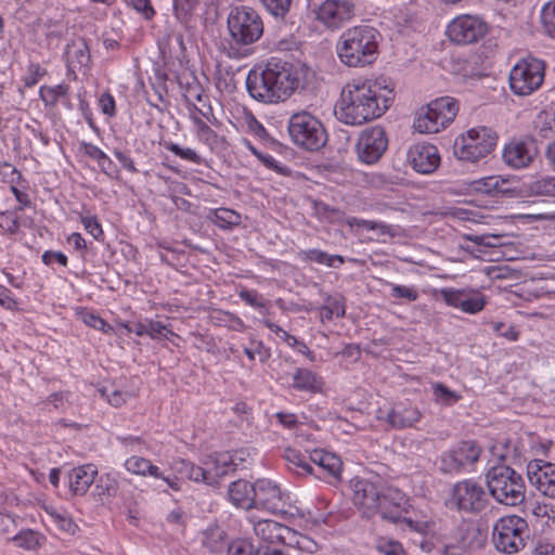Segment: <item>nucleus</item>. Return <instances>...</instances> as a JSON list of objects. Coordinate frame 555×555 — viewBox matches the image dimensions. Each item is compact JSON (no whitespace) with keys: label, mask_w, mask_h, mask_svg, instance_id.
I'll list each match as a JSON object with an SVG mask.
<instances>
[{"label":"nucleus","mask_w":555,"mask_h":555,"mask_svg":"<svg viewBox=\"0 0 555 555\" xmlns=\"http://www.w3.org/2000/svg\"><path fill=\"white\" fill-rule=\"evenodd\" d=\"M393 99V86L388 79L354 78L341 88L335 116L345 125L361 126L382 117Z\"/></svg>","instance_id":"f257e3e1"},{"label":"nucleus","mask_w":555,"mask_h":555,"mask_svg":"<svg viewBox=\"0 0 555 555\" xmlns=\"http://www.w3.org/2000/svg\"><path fill=\"white\" fill-rule=\"evenodd\" d=\"M382 36L370 25H358L343 31L336 43V53L348 67H364L375 62Z\"/></svg>","instance_id":"f03ea898"},{"label":"nucleus","mask_w":555,"mask_h":555,"mask_svg":"<svg viewBox=\"0 0 555 555\" xmlns=\"http://www.w3.org/2000/svg\"><path fill=\"white\" fill-rule=\"evenodd\" d=\"M486 483L490 495L499 504L515 507L525 501V480L507 465L491 467L486 474Z\"/></svg>","instance_id":"7ed1b4c3"},{"label":"nucleus","mask_w":555,"mask_h":555,"mask_svg":"<svg viewBox=\"0 0 555 555\" xmlns=\"http://www.w3.org/2000/svg\"><path fill=\"white\" fill-rule=\"evenodd\" d=\"M457 113L459 103L455 99L439 98L417 112L413 127L420 133H437L451 124Z\"/></svg>","instance_id":"20e7f679"},{"label":"nucleus","mask_w":555,"mask_h":555,"mask_svg":"<svg viewBox=\"0 0 555 555\" xmlns=\"http://www.w3.org/2000/svg\"><path fill=\"white\" fill-rule=\"evenodd\" d=\"M231 41L236 46H249L258 41L263 34V22L253 8L241 5L233 8L228 16Z\"/></svg>","instance_id":"39448f33"},{"label":"nucleus","mask_w":555,"mask_h":555,"mask_svg":"<svg viewBox=\"0 0 555 555\" xmlns=\"http://www.w3.org/2000/svg\"><path fill=\"white\" fill-rule=\"evenodd\" d=\"M288 133L292 141L308 151H318L327 141L322 122L307 111L294 113L288 120Z\"/></svg>","instance_id":"423d86ee"},{"label":"nucleus","mask_w":555,"mask_h":555,"mask_svg":"<svg viewBox=\"0 0 555 555\" xmlns=\"http://www.w3.org/2000/svg\"><path fill=\"white\" fill-rule=\"evenodd\" d=\"M498 135L488 127H475L456 139L454 155L463 162L477 163L492 153Z\"/></svg>","instance_id":"0eeeda50"},{"label":"nucleus","mask_w":555,"mask_h":555,"mask_svg":"<svg viewBox=\"0 0 555 555\" xmlns=\"http://www.w3.org/2000/svg\"><path fill=\"white\" fill-rule=\"evenodd\" d=\"M529 537L527 521L518 515L504 516L493 526L492 541L499 552L515 554L526 546Z\"/></svg>","instance_id":"6e6552de"},{"label":"nucleus","mask_w":555,"mask_h":555,"mask_svg":"<svg viewBox=\"0 0 555 555\" xmlns=\"http://www.w3.org/2000/svg\"><path fill=\"white\" fill-rule=\"evenodd\" d=\"M544 63L535 57H526L517 62L509 73V88L519 96L530 95L544 80Z\"/></svg>","instance_id":"1a4fd4ad"},{"label":"nucleus","mask_w":555,"mask_h":555,"mask_svg":"<svg viewBox=\"0 0 555 555\" xmlns=\"http://www.w3.org/2000/svg\"><path fill=\"white\" fill-rule=\"evenodd\" d=\"M448 504L459 512L477 514L488 505V495L479 482L465 479L453 486Z\"/></svg>","instance_id":"9d476101"},{"label":"nucleus","mask_w":555,"mask_h":555,"mask_svg":"<svg viewBox=\"0 0 555 555\" xmlns=\"http://www.w3.org/2000/svg\"><path fill=\"white\" fill-rule=\"evenodd\" d=\"M352 502L358 511L365 517H372L380 508V496L386 487L379 480L367 478H353L350 481Z\"/></svg>","instance_id":"9b49d317"},{"label":"nucleus","mask_w":555,"mask_h":555,"mask_svg":"<svg viewBox=\"0 0 555 555\" xmlns=\"http://www.w3.org/2000/svg\"><path fill=\"white\" fill-rule=\"evenodd\" d=\"M260 66L272 88L275 103L286 100L297 89L298 79L287 63L271 59Z\"/></svg>","instance_id":"f8f14e48"},{"label":"nucleus","mask_w":555,"mask_h":555,"mask_svg":"<svg viewBox=\"0 0 555 555\" xmlns=\"http://www.w3.org/2000/svg\"><path fill=\"white\" fill-rule=\"evenodd\" d=\"M358 0H324L314 10L315 20L331 30H337L356 15Z\"/></svg>","instance_id":"ddd939ff"},{"label":"nucleus","mask_w":555,"mask_h":555,"mask_svg":"<svg viewBox=\"0 0 555 555\" xmlns=\"http://www.w3.org/2000/svg\"><path fill=\"white\" fill-rule=\"evenodd\" d=\"M480 452V448L474 441L460 442L455 448L442 453L440 468L447 474L460 473L474 465Z\"/></svg>","instance_id":"4468645a"},{"label":"nucleus","mask_w":555,"mask_h":555,"mask_svg":"<svg viewBox=\"0 0 555 555\" xmlns=\"http://www.w3.org/2000/svg\"><path fill=\"white\" fill-rule=\"evenodd\" d=\"M387 145L388 139L383 127L367 128L361 132L358 139V157L364 164H375L385 153Z\"/></svg>","instance_id":"2eb2a0df"},{"label":"nucleus","mask_w":555,"mask_h":555,"mask_svg":"<svg viewBox=\"0 0 555 555\" xmlns=\"http://www.w3.org/2000/svg\"><path fill=\"white\" fill-rule=\"evenodd\" d=\"M487 33L486 23L475 15H460L447 28V34L453 42L467 44L478 41Z\"/></svg>","instance_id":"dca6fc26"},{"label":"nucleus","mask_w":555,"mask_h":555,"mask_svg":"<svg viewBox=\"0 0 555 555\" xmlns=\"http://www.w3.org/2000/svg\"><path fill=\"white\" fill-rule=\"evenodd\" d=\"M288 495L270 479L256 480L255 508H263L274 514L287 513Z\"/></svg>","instance_id":"f3484780"},{"label":"nucleus","mask_w":555,"mask_h":555,"mask_svg":"<svg viewBox=\"0 0 555 555\" xmlns=\"http://www.w3.org/2000/svg\"><path fill=\"white\" fill-rule=\"evenodd\" d=\"M256 537L267 544L292 545L297 543L296 532L287 526H284L272 519H256L249 517Z\"/></svg>","instance_id":"a211bd4d"},{"label":"nucleus","mask_w":555,"mask_h":555,"mask_svg":"<svg viewBox=\"0 0 555 555\" xmlns=\"http://www.w3.org/2000/svg\"><path fill=\"white\" fill-rule=\"evenodd\" d=\"M440 294L448 306L468 314L480 312L487 304L485 296L474 289L442 288Z\"/></svg>","instance_id":"6ab92c4d"},{"label":"nucleus","mask_w":555,"mask_h":555,"mask_svg":"<svg viewBox=\"0 0 555 555\" xmlns=\"http://www.w3.org/2000/svg\"><path fill=\"white\" fill-rule=\"evenodd\" d=\"M529 481L543 495L555 499V461L534 460L527 466Z\"/></svg>","instance_id":"aec40b11"},{"label":"nucleus","mask_w":555,"mask_h":555,"mask_svg":"<svg viewBox=\"0 0 555 555\" xmlns=\"http://www.w3.org/2000/svg\"><path fill=\"white\" fill-rule=\"evenodd\" d=\"M408 160L420 173L434 172L440 165V155L436 145L429 143H416L408 152Z\"/></svg>","instance_id":"412c9836"},{"label":"nucleus","mask_w":555,"mask_h":555,"mask_svg":"<svg viewBox=\"0 0 555 555\" xmlns=\"http://www.w3.org/2000/svg\"><path fill=\"white\" fill-rule=\"evenodd\" d=\"M537 153L533 142L513 140L504 146L502 157L508 167L521 169L531 165Z\"/></svg>","instance_id":"4be33fe9"},{"label":"nucleus","mask_w":555,"mask_h":555,"mask_svg":"<svg viewBox=\"0 0 555 555\" xmlns=\"http://www.w3.org/2000/svg\"><path fill=\"white\" fill-rule=\"evenodd\" d=\"M408 499L403 492L396 488L386 487L380 496V508L378 513L384 519H388L392 522L399 521L404 512Z\"/></svg>","instance_id":"5701e85b"},{"label":"nucleus","mask_w":555,"mask_h":555,"mask_svg":"<svg viewBox=\"0 0 555 555\" xmlns=\"http://www.w3.org/2000/svg\"><path fill=\"white\" fill-rule=\"evenodd\" d=\"M204 467L207 474L206 483L215 485L219 478L227 475L230 470L237 469L238 464L231 453L221 452L208 455L204 462Z\"/></svg>","instance_id":"b1692460"},{"label":"nucleus","mask_w":555,"mask_h":555,"mask_svg":"<svg viewBox=\"0 0 555 555\" xmlns=\"http://www.w3.org/2000/svg\"><path fill=\"white\" fill-rule=\"evenodd\" d=\"M98 475L94 464H83L70 469L67 475L68 487L73 494L85 495Z\"/></svg>","instance_id":"393cba45"},{"label":"nucleus","mask_w":555,"mask_h":555,"mask_svg":"<svg viewBox=\"0 0 555 555\" xmlns=\"http://www.w3.org/2000/svg\"><path fill=\"white\" fill-rule=\"evenodd\" d=\"M246 88L251 98L264 103H275L274 93L271 86L267 82V77L261 66H256L249 70L246 78Z\"/></svg>","instance_id":"a878e982"},{"label":"nucleus","mask_w":555,"mask_h":555,"mask_svg":"<svg viewBox=\"0 0 555 555\" xmlns=\"http://www.w3.org/2000/svg\"><path fill=\"white\" fill-rule=\"evenodd\" d=\"M125 468L133 474L139 476H151L154 478L163 479L171 489L178 491L180 489L177 481L170 479L169 477L163 476L158 466L152 464V462L142 456H130L125 461Z\"/></svg>","instance_id":"bb28decb"},{"label":"nucleus","mask_w":555,"mask_h":555,"mask_svg":"<svg viewBox=\"0 0 555 555\" xmlns=\"http://www.w3.org/2000/svg\"><path fill=\"white\" fill-rule=\"evenodd\" d=\"M422 417L421 412L416 406L406 403L395 404L386 414L385 420L393 428H406L412 427ZM384 418V416H379Z\"/></svg>","instance_id":"cd10ccee"},{"label":"nucleus","mask_w":555,"mask_h":555,"mask_svg":"<svg viewBox=\"0 0 555 555\" xmlns=\"http://www.w3.org/2000/svg\"><path fill=\"white\" fill-rule=\"evenodd\" d=\"M256 482L238 479L229 485L228 499L236 507L249 509L255 507Z\"/></svg>","instance_id":"c85d7f7f"},{"label":"nucleus","mask_w":555,"mask_h":555,"mask_svg":"<svg viewBox=\"0 0 555 555\" xmlns=\"http://www.w3.org/2000/svg\"><path fill=\"white\" fill-rule=\"evenodd\" d=\"M65 56L69 70L76 72L88 68L91 56L87 41L83 38L74 39L67 44Z\"/></svg>","instance_id":"c756f323"},{"label":"nucleus","mask_w":555,"mask_h":555,"mask_svg":"<svg viewBox=\"0 0 555 555\" xmlns=\"http://www.w3.org/2000/svg\"><path fill=\"white\" fill-rule=\"evenodd\" d=\"M309 460L333 477H338L341 472L343 463L340 459L331 452L313 450L309 454Z\"/></svg>","instance_id":"7c9ffc66"},{"label":"nucleus","mask_w":555,"mask_h":555,"mask_svg":"<svg viewBox=\"0 0 555 555\" xmlns=\"http://www.w3.org/2000/svg\"><path fill=\"white\" fill-rule=\"evenodd\" d=\"M322 379L308 369H297L293 375V388L298 391L317 392L322 388Z\"/></svg>","instance_id":"2f4dec72"},{"label":"nucleus","mask_w":555,"mask_h":555,"mask_svg":"<svg viewBox=\"0 0 555 555\" xmlns=\"http://www.w3.org/2000/svg\"><path fill=\"white\" fill-rule=\"evenodd\" d=\"M298 257L304 262H315L330 268H339L345 263V258L340 255H330L321 249L300 250Z\"/></svg>","instance_id":"473e14b6"},{"label":"nucleus","mask_w":555,"mask_h":555,"mask_svg":"<svg viewBox=\"0 0 555 555\" xmlns=\"http://www.w3.org/2000/svg\"><path fill=\"white\" fill-rule=\"evenodd\" d=\"M284 459L288 468L300 476H308L313 474V467L310 465L309 456L295 448H286L284 451Z\"/></svg>","instance_id":"72a5a7b5"},{"label":"nucleus","mask_w":555,"mask_h":555,"mask_svg":"<svg viewBox=\"0 0 555 555\" xmlns=\"http://www.w3.org/2000/svg\"><path fill=\"white\" fill-rule=\"evenodd\" d=\"M203 545L211 553H221L225 546V533L220 527H210L203 532Z\"/></svg>","instance_id":"f704fd0d"},{"label":"nucleus","mask_w":555,"mask_h":555,"mask_svg":"<svg viewBox=\"0 0 555 555\" xmlns=\"http://www.w3.org/2000/svg\"><path fill=\"white\" fill-rule=\"evenodd\" d=\"M535 130L542 138H550L555 134V109H543L534 120Z\"/></svg>","instance_id":"c9c22d12"},{"label":"nucleus","mask_w":555,"mask_h":555,"mask_svg":"<svg viewBox=\"0 0 555 555\" xmlns=\"http://www.w3.org/2000/svg\"><path fill=\"white\" fill-rule=\"evenodd\" d=\"M69 87L65 83H59L55 86H41L39 89V98L46 106H55L59 100L66 96Z\"/></svg>","instance_id":"e433bc0d"},{"label":"nucleus","mask_w":555,"mask_h":555,"mask_svg":"<svg viewBox=\"0 0 555 555\" xmlns=\"http://www.w3.org/2000/svg\"><path fill=\"white\" fill-rule=\"evenodd\" d=\"M12 540L21 548L35 551L41 547L44 538L34 530L27 529L15 534Z\"/></svg>","instance_id":"4c0bfd02"},{"label":"nucleus","mask_w":555,"mask_h":555,"mask_svg":"<svg viewBox=\"0 0 555 555\" xmlns=\"http://www.w3.org/2000/svg\"><path fill=\"white\" fill-rule=\"evenodd\" d=\"M321 320L330 321L334 317L341 318L345 315V302L343 297L328 296L324 305L320 308Z\"/></svg>","instance_id":"58836bf2"},{"label":"nucleus","mask_w":555,"mask_h":555,"mask_svg":"<svg viewBox=\"0 0 555 555\" xmlns=\"http://www.w3.org/2000/svg\"><path fill=\"white\" fill-rule=\"evenodd\" d=\"M262 324L276 334L283 341H285L289 347L297 348V350L301 353L308 351V347L305 343L299 341L295 336L287 333L285 330L280 327L278 324L271 322L270 320H262Z\"/></svg>","instance_id":"ea45409f"},{"label":"nucleus","mask_w":555,"mask_h":555,"mask_svg":"<svg viewBox=\"0 0 555 555\" xmlns=\"http://www.w3.org/2000/svg\"><path fill=\"white\" fill-rule=\"evenodd\" d=\"M346 224L350 229H365L367 231H378L379 234L386 235L390 233V227L380 221L364 220L357 217H348Z\"/></svg>","instance_id":"a19ab883"},{"label":"nucleus","mask_w":555,"mask_h":555,"mask_svg":"<svg viewBox=\"0 0 555 555\" xmlns=\"http://www.w3.org/2000/svg\"><path fill=\"white\" fill-rule=\"evenodd\" d=\"M212 221L222 229H231L232 227L238 225L241 222V216L229 208H218L214 212Z\"/></svg>","instance_id":"79ce46f5"},{"label":"nucleus","mask_w":555,"mask_h":555,"mask_svg":"<svg viewBox=\"0 0 555 555\" xmlns=\"http://www.w3.org/2000/svg\"><path fill=\"white\" fill-rule=\"evenodd\" d=\"M80 150L85 155L96 160L101 169L107 173L106 165L112 166L113 162L100 147L92 143L81 142Z\"/></svg>","instance_id":"37998d69"},{"label":"nucleus","mask_w":555,"mask_h":555,"mask_svg":"<svg viewBox=\"0 0 555 555\" xmlns=\"http://www.w3.org/2000/svg\"><path fill=\"white\" fill-rule=\"evenodd\" d=\"M540 17L544 33L555 39V0L542 7Z\"/></svg>","instance_id":"c03bdc74"},{"label":"nucleus","mask_w":555,"mask_h":555,"mask_svg":"<svg viewBox=\"0 0 555 555\" xmlns=\"http://www.w3.org/2000/svg\"><path fill=\"white\" fill-rule=\"evenodd\" d=\"M146 335L152 339L170 340L172 337H178L177 334L159 321L146 319Z\"/></svg>","instance_id":"a18cd8bd"},{"label":"nucleus","mask_w":555,"mask_h":555,"mask_svg":"<svg viewBox=\"0 0 555 555\" xmlns=\"http://www.w3.org/2000/svg\"><path fill=\"white\" fill-rule=\"evenodd\" d=\"M165 149L173 153L176 156L180 157L181 159L188 160L193 164H202L203 158L197 154V152L191 147H182L177 143L173 142H166Z\"/></svg>","instance_id":"49530a36"},{"label":"nucleus","mask_w":555,"mask_h":555,"mask_svg":"<svg viewBox=\"0 0 555 555\" xmlns=\"http://www.w3.org/2000/svg\"><path fill=\"white\" fill-rule=\"evenodd\" d=\"M179 464L180 468H178V470L185 478L196 482L203 481L206 483L207 474L205 467L196 466L195 464L184 460L180 461Z\"/></svg>","instance_id":"de8ad7c7"},{"label":"nucleus","mask_w":555,"mask_h":555,"mask_svg":"<svg viewBox=\"0 0 555 555\" xmlns=\"http://www.w3.org/2000/svg\"><path fill=\"white\" fill-rule=\"evenodd\" d=\"M433 395L437 403L451 405L459 401L460 396L441 383L433 385Z\"/></svg>","instance_id":"09e8293b"},{"label":"nucleus","mask_w":555,"mask_h":555,"mask_svg":"<svg viewBox=\"0 0 555 555\" xmlns=\"http://www.w3.org/2000/svg\"><path fill=\"white\" fill-rule=\"evenodd\" d=\"M46 74L47 69L39 63L30 62L26 66L22 81L26 88H31L37 85Z\"/></svg>","instance_id":"8fccbe9b"},{"label":"nucleus","mask_w":555,"mask_h":555,"mask_svg":"<svg viewBox=\"0 0 555 555\" xmlns=\"http://www.w3.org/2000/svg\"><path fill=\"white\" fill-rule=\"evenodd\" d=\"M515 181L513 178L503 176H491V196L499 194H509L515 192Z\"/></svg>","instance_id":"3c124183"},{"label":"nucleus","mask_w":555,"mask_h":555,"mask_svg":"<svg viewBox=\"0 0 555 555\" xmlns=\"http://www.w3.org/2000/svg\"><path fill=\"white\" fill-rule=\"evenodd\" d=\"M534 195L555 196V177H544L529 185Z\"/></svg>","instance_id":"603ef678"},{"label":"nucleus","mask_w":555,"mask_h":555,"mask_svg":"<svg viewBox=\"0 0 555 555\" xmlns=\"http://www.w3.org/2000/svg\"><path fill=\"white\" fill-rule=\"evenodd\" d=\"M49 516L51 517V520L64 532L74 534L76 532L77 526L72 520L70 517H68L64 513H60L54 508H47L46 509Z\"/></svg>","instance_id":"864d4df0"},{"label":"nucleus","mask_w":555,"mask_h":555,"mask_svg":"<svg viewBox=\"0 0 555 555\" xmlns=\"http://www.w3.org/2000/svg\"><path fill=\"white\" fill-rule=\"evenodd\" d=\"M267 11L275 17H284L289 11L292 0H260Z\"/></svg>","instance_id":"5fc2aeb1"},{"label":"nucleus","mask_w":555,"mask_h":555,"mask_svg":"<svg viewBox=\"0 0 555 555\" xmlns=\"http://www.w3.org/2000/svg\"><path fill=\"white\" fill-rule=\"evenodd\" d=\"M82 321L86 325L99 330L104 334H112L114 332L112 325L93 312L82 313Z\"/></svg>","instance_id":"6e6d98bb"},{"label":"nucleus","mask_w":555,"mask_h":555,"mask_svg":"<svg viewBox=\"0 0 555 555\" xmlns=\"http://www.w3.org/2000/svg\"><path fill=\"white\" fill-rule=\"evenodd\" d=\"M101 395L115 408L121 406L132 397L131 392L117 389H113L111 391L108 389H104L101 391Z\"/></svg>","instance_id":"4d7b16f0"},{"label":"nucleus","mask_w":555,"mask_h":555,"mask_svg":"<svg viewBox=\"0 0 555 555\" xmlns=\"http://www.w3.org/2000/svg\"><path fill=\"white\" fill-rule=\"evenodd\" d=\"M198 139L205 144L212 145L216 142V132L201 118L194 119Z\"/></svg>","instance_id":"13d9d810"},{"label":"nucleus","mask_w":555,"mask_h":555,"mask_svg":"<svg viewBox=\"0 0 555 555\" xmlns=\"http://www.w3.org/2000/svg\"><path fill=\"white\" fill-rule=\"evenodd\" d=\"M390 295L392 298H402L408 301H415L418 298V292L415 287L391 284Z\"/></svg>","instance_id":"bf43d9fd"},{"label":"nucleus","mask_w":555,"mask_h":555,"mask_svg":"<svg viewBox=\"0 0 555 555\" xmlns=\"http://www.w3.org/2000/svg\"><path fill=\"white\" fill-rule=\"evenodd\" d=\"M81 223L83 224L85 230L91 234L95 240H103V230L102 227L94 216H81Z\"/></svg>","instance_id":"052dcab7"},{"label":"nucleus","mask_w":555,"mask_h":555,"mask_svg":"<svg viewBox=\"0 0 555 555\" xmlns=\"http://www.w3.org/2000/svg\"><path fill=\"white\" fill-rule=\"evenodd\" d=\"M96 488L101 490V494L115 496L118 490L117 480L109 474L103 475L100 477Z\"/></svg>","instance_id":"680f3d73"},{"label":"nucleus","mask_w":555,"mask_h":555,"mask_svg":"<svg viewBox=\"0 0 555 555\" xmlns=\"http://www.w3.org/2000/svg\"><path fill=\"white\" fill-rule=\"evenodd\" d=\"M238 297L247 305L257 308H266V301L261 295L254 289H243L238 293Z\"/></svg>","instance_id":"e2e57ef3"},{"label":"nucleus","mask_w":555,"mask_h":555,"mask_svg":"<svg viewBox=\"0 0 555 555\" xmlns=\"http://www.w3.org/2000/svg\"><path fill=\"white\" fill-rule=\"evenodd\" d=\"M0 228L9 233L17 232L20 228L17 216L12 211L0 214Z\"/></svg>","instance_id":"0e129e2a"},{"label":"nucleus","mask_w":555,"mask_h":555,"mask_svg":"<svg viewBox=\"0 0 555 555\" xmlns=\"http://www.w3.org/2000/svg\"><path fill=\"white\" fill-rule=\"evenodd\" d=\"M254 547L246 540H235L228 545V555H254Z\"/></svg>","instance_id":"69168bd1"},{"label":"nucleus","mask_w":555,"mask_h":555,"mask_svg":"<svg viewBox=\"0 0 555 555\" xmlns=\"http://www.w3.org/2000/svg\"><path fill=\"white\" fill-rule=\"evenodd\" d=\"M219 320L223 322L229 330L236 332H244L246 330V325L243 320L234 313L222 312Z\"/></svg>","instance_id":"338daca9"},{"label":"nucleus","mask_w":555,"mask_h":555,"mask_svg":"<svg viewBox=\"0 0 555 555\" xmlns=\"http://www.w3.org/2000/svg\"><path fill=\"white\" fill-rule=\"evenodd\" d=\"M491 455L496 461H507L514 452L505 442H496L490 448Z\"/></svg>","instance_id":"774afa93"}]
</instances>
